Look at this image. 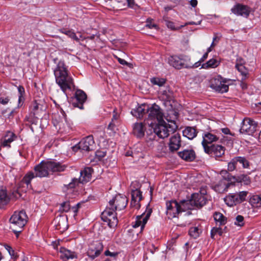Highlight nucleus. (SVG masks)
I'll return each mask as SVG.
<instances>
[{
	"label": "nucleus",
	"instance_id": "nucleus-1",
	"mask_svg": "<svg viewBox=\"0 0 261 261\" xmlns=\"http://www.w3.org/2000/svg\"><path fill=\"white\" fill-rule=\"evenodd\" d=\"M67 166L59 162L51 160L42 161L34 168V172H28L23 177L22 182L27 186V188H32L31 180L35 177H47L50 172L64 171Z\"/></svg>",
	"mask_w": 261,
	"mask_h": 261
},
{
	"label": "nucleus",
	"instance_id": "nucleus-2",
	"mask_svg": "<svg viewBox=\"0 0 261 261\" xmlns=\"http://www.w3.org/2000/svg\"><path fill=\"white\" fill-rule=\"evenodd\" d=\"M56 82L62 91L65 93L67 90H71L73 80L69 75L67 67L62 61H60L54 70Z\"/></svg>",
	"mask_w": 261,
	"mask_h": 261
},
{
	"label": "nucleus",
	"instance_id": "nucleus-3",
	"mask_svg": "<svg viewBox=\"0 0 261 261\" xmlns=\"http://www.w3.org/2000/svg\"><path fill=\"white\" fill-rule=\"evenodd\" d=\"M167 120L168 122L163 120L154 125L155 132L156 136L161 139L167 138L177 128V125L175 120H169L168 119H167Z\"/></svg>",
	"mask_w": 261,
	"mask_h": 261
},
{
	"label": "nucleus",
	"instance_id": "nucleus-4",
	"mask_svg": "<svg viewBox=\"0 0 261 261\" xmlns=\"http://www.w3.org/2000/svg\"><path fill=\"white\" fill-rule=\"evenodd\" d=\"M28 217L23 211L15 212L10 219L11 228L15 233H19L27 222Z\"/></svg>",
	"mask_w": 261,
	"mask_h": 261
},
{
	"label": "nucleus",
	"instance_id": "nucleus-5",
	"mask_svg": "<svg viewBox=\"0 0 261 261\" xmlns=\"http://www.w3.org/2000/svg\"><path fill=\"white\" fill-rule=\"evenodd\" d=\"M101 218L103 221L107 223L110 228L115 227L118 222L116 211L109 205H107L101 213Z\"/></svg>",
	"mask_w": 261,
	"mask_h": 261
},
{
	"label": "nucleus",
	"instance_id": "nucleus-6",
	"mask_svg": "<svg viewBox=\"0 0 261 261\" xmlns=\"http://www.w3.org/2000/svg\"><path fill=\"white\" fill-rule=\"evenodd\" d=\"M226 79H224L221 76L217 75L212 78L210 81V87L216 92L225 93L228 90V85H226Z\"/></svg>",
	"mask_w": 261,
	"mask_h": 261
},
{
	"label": "nucleus",
	"instance_id": "nucleus-7",
	"mask_svg": "<svg viewBox=\"0 0 261 261\" xmlns=\"http://www.w3.org/2000/svg\"><path fill=\"white\" fill-rule=\"evenodd\" d=\"M139 186V183L135 181L132 182L130 187L132 196L130 205L136 208L140 207L139 202L142 199V192L138 189Z\"/></svg>",
	"mask_w": 261,
	"mask_h": 261
},
{
	"label": "nucleus",
	"instance_id": "nucleus-8",
	"mask_svg": "<svg viewBox=\"0 0 261 261\" xmlns=\"http://www.w3.org/2000/svg\"><path fill=\"white\" fill-rule=\"evenodd\" d=\"M247 194L248 192L246 191L231 193L226 196L224 198V200L228 206H233L244 201L246 199Z\"/></svg>",
	"mask_w": 261,
	"mask_h": 261
},
{
	"label": "nucleus",
	"instance_id": "nucleus-9",
	"mask_svg": "<svg viewBox=\"0 0 261 261\" xmlns=\"http://www.w3.org/2000/svg\"><path fill=\"white\" fill-rule=\"evenodd\" d=\"M93 172V169L91 167H86L83 170L81 171V176L79 179L73 178L72 181L68 184L69 188H73L79 182L84 184L89 182L92 176V173Z\"/></svg>",
	"mask_w": 261,
	"mask_h": 261
},
{
	"label": "nucleus",
	"instance_id": "nucleus-10",
	"mask_svg": "<svg viewBox=\"0 0 261 261\" xmlns=\"http://www.w3.org/2000/svg\"><path fill=\"white\" fill-rule=\"evenodd\" d=\"M103 250V245L100 241H93L89 245L87 255L91 259L100 255Z\"/></svg>",
	"mask_w": 261,
	"mask_h": 261
},
{
	"label": "nucleus",
	"instance_id": "nucleus-11",
	"mask_svg": "<svg viewBox=\"0 0 261 261\" xmlns=\"http://www.w3.org/2000/svg\"><path fill=\"white\" fill-rule=\"evenodd\" d=\"M127 202V198L125 195L118 194L110 200L109 205L113 207L115 211H121L125 208Z\"/></svg>",
	"mask_w": 261,
	"mask_h": 261
},
{
	"label": "nucleus",
	"instance_id": "nucleus-12",
	"mask_svg": "<svg viewBox=\"0 0 261 261\" xmlns=\"http://www.w3.org/2000/svg\"><path fill=\"white\" fill-rule=\"evenodd\" d=\"M95 145L92 136H88L83 139L77 144L73 147L74 150L77 149L82 151H89L94 149Z\"/></svg>",
	"mask_w": 261,
	"mask_h": 261
},
{
	"label": "nucleus",
	"instance_id": "nucleus-13",
	"mask_svg": "<svg viewBox=\"0 0 261 261\" xmlns=\"http://www.w3.org/2000/svg\"><path fill=\"white\" fill-rule=\"evenodd\" d=\"M257 123L249 118H245L242 122V125L240 129L241 133H246L248 135H252L255 131Z\"/></svg>",
	"mask_w": 261,
	"mask_h": 261
},
{
	"label": "nucleus",
	"instance_id": "nucleus-14",
	"mask_svg": "<svg viewBox=\"0 0 261 261\" xmlns=\"http://www.w3.org/2000/svg\"><path fill=\"white\" fill-rule=\"evenodd\" d=\"M151 213L152 209L147 207L144 213L137 216L135 222L133 223V227L137 228L141 226V230H142L149 219Z\"/></svg>",
	"mask_w": 261,
	"mask_h": 261
},
{
	"label": "nucleus",
	"instance_id": "nucleus-15",
	"mask_svg": "<svg viewBox=\"0 0 261 261\" xmlns=\"http://www.w3.org/2000/svg\"><path fill=\"white\" fill-rule=\"evenodd\" d=\"M148 119L158 122L163 120V114L160 107L155 104L148 109Z\"/></svg>",
	"mask_w": 261,
	"mask_h": 261
},
{
	"label": "nucleus",
	"instance_id": "nucleus-16",
	"mask_svg": "<svg viewBox=\"0 0 261 261\" xmlns=\"http://www.w3.org/2000/svg\"><path fill=\"white\" fill-rule=\"evenodd\" d=\"M180 206L176 200L166 202L167 215L169 218H175L180 213Z\"/></svg>",
	"mask_w": 261,
	"mask_h": 261
},
{
	"label": "nucleus",
	"instance_id": "nucleus-17",
	"mask_svg": "<svg viewBox=\"0 0 261 261\" xmlns=\"http://www.w3.org/2000/svg\"><path fill=\"white\" fill-rule=\"evenodd\" d=\"M204 151L217 159L224 154L225 148L220 145H212L210 147H205Z\"/></svg>",
	"mask_w": 261,
	"mask_h": 261
},
{
	"label": "nucleus",
	"instance_id": "nucleus-18",
	"mask_svg": "<svg viewBox=\"0 0 261 261\" xmlns=\"http://www.w3.org/2000/svg\"><path fill=\"white\" fill-rule=\"evenodd\" d=\"M181 137L177 133L172 135L168 143L169 149L171 152L178 150L181 146Z\"/></svg>",
	"mask_w": 261,
	"mask_h": 261
},
{
	"label": "nucleus",
	"instance_id": "nucleus-19",
	"mask_svg": "<svg viewBox=\"0 0 261 261\" xmlns=\"http://www.w3.org/2000/svg\"><path fill=\"white\" fill-rule=\"evenodd\" d=\"M86 99V94L81 90H77L75 93V101L73 102V105L80 109H83V103Z\"/></svg>",
	"mask_w": 261,
	"mask_h": 261
},
{
	"label": "nucleus",
	"instance_id": "nucleus-20",
	"mask_svg": "<svg viewBox=\"0 0 261 261\" xmlns=\"http://www.w3.org/2000/svg\"><path fill=\"white\" fill-rule=\"evenodd\" d=\"M169 63L176 69H181V68H189L190 66L185 64L184 60L177 56H171L169 58Z\"/></svg>",
	"mask_w": 261,
	"mask_h": 261
},
{
	"label": "nucleus",
	"instance_id": "nucleus-21",
	"mask_svg": "<svg viewBox=\"0 0 261 261\" xmlns=\"http://www.w3.org/2000/svg\"><path fill=\"white\" fill-rule=\"evenodd\" d=\"M191 199L194 206H196L197 207L203 206L206 204L207 201L205 196L202 195L201 193H194L192 194Z\"/></svg>",
	"mask_w": 261,
	"mask_h": 261
},
{
	"label": "nucleus",
	"instance_id": "nucleus-22",
	"mask_svg": "<svg viewBox=\"0 0 261 261\" xmlns=\"http://www.w3.org/2000/svg\"><path fill=\"white\" fill-rule=\"evenodd\" d=\"M178 156L187 162H192L196 158L195 151L192 149H184L178 152Z\"/></svg>",
	"mask_w": 261,
	"mask_h": 261
},
{
	"label": "nucleus",
	"instance_id": "nucleus-23",
	"mask_svg": "<svg viewBox=\"0 0 261 261\" xmlns=\"http://www.w3.org/2000/svg\"><path fill=\"white\" fill-rule=\"evenodd\" d=\"M251 11V9L247 6L238 4L233 9L234 13L245 17H247Z\"/></svg>",
	"mask_w": 261,
	"mask_h": 261
},
{
	"label": "nucleus",
	"instance_id": "nucleus-24",
	"mask_svg": "<svg viewBox=\"0 0 261 261\" xmlns=\"http://www.w3.org/2000/svg\"><path fill=\"white\" fill-rule=\"evenodd\" d=\"M145 130L144 124L142 122H136L133 127V134L138 138H141L144 136Z\"/></svg>",
	"mask_w": 261,
	"mask_h": 261
},
{
	"label": "nucleus",
	"instance_id": "nucleus-25",
	"mask_svg": "<svg viewBox=\"0 0 261 261\" xmlns=\"http://www.w3.org/2000/svg\"><path fill=\"white\" fill-rule=\"evenodd\" d=\"M149 106L146 104H142L138 106L135 109H133L131 111L132 114L138 118H141L143 117L148 112Z\"/></svg>",
	"mask_w": 261,
	"mask_h": 261
},
{
	"label": "nucleus",
	"instance_id": "nucleus-26",
	"mask_svg": "<svg viewBox=\"0 0 261 261\" xmlns=\"http://www.w3.org/2000/svg\"><path fill=\"white\" fill-rule=\"evenodd\" d=\"M60 257L65 261L69 259L76 258L77 257L76 253L68 250L64 247H60Z\"/></svg>",
	"mask_w": 261,
	"mask_h": 261
},
{
	"label": "nucleus",
	"instance_id": "nucleus-27",
	"mask_svg": "<svg viewBox=\"0 0 261 261\" xmlns=\"http://www.w3.org/2000/svg\"><path fill=\"white\" fill-rule=\"evenodd\" d=\"M203 141L202 142V144L204 150H205V147H210L207 145L208 144H211L214 142L217 141L219 138L211 133H206L204 134L202 136Z\"/></svg>",
	"mask_w": 261,
	"mask_h": 261
},
{
	"label": "nucleus",
	"instance_id": "nucleus-28",
	"mask_svg": "<svg viewBox=\"0 0 261 261\" xmlns=\"http://www.w3.org/2000/svg\"><path fill=\"white\" fill-rule=\"evenodd\" d=\"M148 130H146V141H152L155 139L156 134L155 132V126L154 124L151 122L149 124V126Z\"/></svg>",
	"mask_w": 261,
	"mask_h": 261
},
{
	"label": "nucleus",
	"instance_id": "nucleus-29",
	"mask_svg": "<svg viewBox=\"0 0 261 261\" xmlns=\"http://www.w3.org/2000/svg\"><path fill=\"white\" fill-rule=\"evenodd\" d=\"M184 136L190 140L194 139L197 134V131L194 127L187 126L183 130Z\"/></svg>",
	"mask_w": 261,
	"mask_h": 261
},
{
	"label": "nucleus",
	"instance_id": "nucleus-30",
	"mask_svg": "<svg viewBox=\"0 0 261 261\" xmlns=\"http://www.w3.org/2000/svg\"><path fill=\"white\" fill-rule=\"evenodd\" d=\"M179 206H180V213L182 212L186 211L188 210L194 209V206L192 199L189 200H181L179 203Z\"/></svg>",
	"mask_w": 261,
	"mask_h": 261
},
{
	"label": "nucleus",
	"instance_id": "nucleus-31",
	"mask_svg": "<svg viewBox=\"0 0 261 261\" xmlns=\"http://www.w3.org/2000/svg\"><path fill=\"white\" fill-rule=\"evenodd\" d=\"M16 138V135L11 132H8L5 136L4 140L2 142L3 147H10V143L14 141Z\"/></svg>",
	"mask_w": 261,
	"mask_h": 261
},
{
	"label": "nucleus",
	"instance_id": "nucleus-32",
	"mask_svg": "<svg viewBox=\"0 0 261 261\" xmlns=\"http://www.w3.org/2000/svg\"><path fill=\"white\" fill-rule=\"evenodd\" d=\"M220 64V61L216 59H211L207 61L206 63H203L201 68L204 69L215 68L218 67Z\"/></svg>",
	"mask_w": 261,
	"mask_h": 261
},
{
	"label": "nucleus",
	"instance_id": "nucleus-33",
	"mask_svg": "<svg viewBox=\"0 0 261 261\" xmlns=\"http://www.w3.org/2000/svg\"><path fill=\"white\" fill-rule=\"evenodd\" d=\"M43 107L38 103L37 101H35L33 102L31 106V113H33V115L37 117L36 115H38L40 112L43 111Z\"/></svg>",
	"mask_w": 261,
	"mask_h": 261
},
{
	"label": "nucleus",
	"instance_id": "nucleus-34",
	"mask_svg": "<svg viewBox=\"0 0 261 261\" xmlns=\"http://www.w3.org/2000/svg\"><path fill=\"white\" fill-rule=\"evenodd\" d=\"M250 203L253 207H260L261 194L253 195L250 199Z\"/></svg>",
	"mask_w": 261,
	"mask_h": 261
},
{
	"label": "nucleus",
	"instance_id": "nucleus-35",
	"mask_svg": "<svg viewBox=\"0 0 261 261\" xmlns=\"http://www.w3.org/2000/svg\"><path fill=\"white\" fill-rule=\"evenodd\" d=\"M238 163L242 165L243 169H250V163L245 156H237Z\"/></svg>",
	"mask_w": 261,
	"mask_h": 261
},
{
	"label": "nucleus",
	"instance_id": "nucleus-36",
	"mask_svg": "<svg viewBox=\"0 0 261 261\" xmlns=\"http://www.w3.org/2000/svg\"><path fill=\"white\" fill-rule=\"evenodd\" d=\"M214 218L215 221L217 223H219V224L221 225H224L227 222L226 218L219 212H216L214 214Z\"/></svg>",
	"mask_w": 261,
	"mask_h": 261
},
{
	"label": "nucleus",
	"instance_id": "nucleus-37",
	"mask_svg": "<svg viewBox=\"0 0 261 261\" xmlns=\"http://www.w3.org/2000/svg\"><path fill=\"white\" fill-rule=\"evenodd\" d=\"M236 68L240 72L242 75V80L244 81L247 77L248 71L247 69L242 64H237Z\"/></svg>",
	"mask_w": 261,
	"mask_h": 261
},
{
	"label": "nucleus",
	"instance_id": "nucleus-38",
	"mask_svg": "<svg viewBox=\"0 0 261 261\" xmlns=\"http://www.w3.org/2000/svg\"><path fill=\"white\" fill-rule=\"evenodd\" d=\"M150 81L151 84L153 85H156L159 87H162L165 84L166 80L164 78L153 77L150 79Z\"/></svg>",
	"mask_w": 261,
	"mask_h": 261
},
{
	"label": "nucleus",
	"instance_id": "nucleus-39",
	"mask_svg": "<svg viewBox=\"0 0 261 261\" xmlns=\"http://www.w3.org/2000/svg\"><path fill=\"white\" fill-rule=\"evenodd\" d=\"M229 185V183L226 182L225 180H222L215 187L216 190L218 191L219 192L226 191Z\"/></svg>",
	"mask_w": 261,
	"mask_h": 261
},
{
	"label": "nucleus",
	"instance_id": "nucleus-40",
	"mask_svg": "<svg viewBox=\"0 0 261 261\" xmlns=\"http://www.w3.org/2000/svg\"><path fill=\"white\" fill-rule=\"evenodd\" d=\"M59 31L62 33L67 35L69 37L76 41H79L80 40V39L76 36L75 33L71 30H67L65 29H61Z\"/></svg>",
	"mask_w": 261,
	"mask_h": 261
},
{
	"label": "nucleus",
	"instance_id": "nucleus-41",
	"mask_svg": "<svg viewBox=\"0 0 261 261\" xmlns=\"http://www.w3.org/2000/svg\"><path fill=\"white\" fill-rule=\"evenodd\" d=\"M201 232V229H199L198 227H191L189 231V235L194 239H196L199 237Z\"/></svg>",
	"mask_w": 261,
	"mask_h": 261
},
{
	"label": "nucleus",
	"instance_id": "nucleus-42",
	"mask_svg": "<svg viewBox=\"0 0 261 261\" xmlns=\"http://www.w3.org/2000/svg\"><path fill=\"white\" fill-rule=\"evenodd\" d=\"M238 165L239 164L238 163L237 156L234 157L228 163L227 170L230 172L233 171L236 169Z\"/></svg>",
	"mask_w": 261,
	"mask_h": 261
},
{
	"label": "nucleus",
	"instance_id": "nucleus-43",
	"mask_svg": "<svg viewBox=\"0 0 261 261\" xmlns=\"http://www.w3.org/2000/svg\"><path fill=\"white\" fill-rule=\"evenodd\" d=\"M9 200L7 193L5 190L0 191V204L5 205Z\"/></svg>",
	"mask_w": 261,
	"mask_h": 261
},
{
	"label": "nucleus",
	"instance_id": "nucleus-44",
	"mask_svg": "<svg viewBox=\"0 0 261 261\" xmlns=\"http://www.w3.org/2000/svg\"><path fill=\"white\" fill-rule=\"evenodd\" d=\"M58 221V224L57 225V229H64L66 226V220L65 218L60 217L57 218L55 219V222Z\"/></svg>",
	"mask_w": 261,
	"mask_h": 261
},
{
	"label": "nucleus",
	"instance_id": "nucleus-45",
	"mask_svg": "<svg viewBox=\"0 0 261 261\" xmlns=\"http://www.w3.org/2000/svg\"><path fill=\"white\" fill-rule=\"evenodd\" d=\"M162 95L168 100H171L173 97V92L170 90L169 87L166 88V90L162 92Z\"/></svg>",
	"mask_w": 261,
	"mask_h": 261
},
{
	"label": "nucleus",
	"instance_id": "nucleus-46",
	"mask_svg": "<svg viewBox=\"0 0 261 261\" xmlns=\"http://www.w3.org/2000/svg\"><path fill=\"white\" fill-rule=\"evenodd\" d=\"M18 102L20 103L21 102H23L24 100V94L25 93L24 89V88L21 86H19L18 87Z\"/></svg>",
	"mask_w": 261,
	"mask_h": 261
},
{
	"label": "nucleus",
	"instance_id": "nucleus-47",
	"mask_svg": "<svg viewBox=\"0 0 261 261\" xmlns=\"http://www.w3.org/2000/svg\"><path fill=\"white\" fill-rule=\"evenodd\" d=\"M216 234H218L219 236H222L223 234V230L220 227H214L211 232V238L212 239L214 238V236Z\"/></svg>",
	"mask_w": 261,
	"mask_h": 261
},
{
	"label": "nucleus",
	"instance_id": "nucleus-48",
	"mask_svg": "<svg viewBox=\"0 0 261 261\" xmlns=\"http://www.w3.org/2000/svg\"><path fill=\"white\" fill-rule=\"evenodd\" d=\"M234 223L236 225L243 226L244 224V217L241 215H238L236 218Z\"/></svg>",
	"mask_w": 261,
	"mask_h": 261
},
{
	"label": "nucleus",
	"instance_id": "nucleus-49",
	"mask_svg": "<svg viewBox=\"0 0 261 261\" xmlns=\"http://www.w3.org/2000/svg\"><path fill=\"white\" fill-rule=\"evenodd\" d=\"M61 210L65 212L70 211L71 207L69 202H64L61 204Z\"/></svg>",
	"mask_w": 261,
	"mask_h": 261
},
{
	"label": "nucleus",
	"instance_id": "nucleus-50",
	"mask_svg": "<svg viewBox=\"0 0 261 261\" xmlns=\"http://www.w3.org/2000/svg\"><path fill=\"white\" fill-rule=\"evenodd\" d=\"M145 27L149 29H155L156 30L158 29L157 25L154 23H152L151 21L149 19H147Z\"/></svg>",
	"mask_w": 261,
	"mask_h": 261
},
{
	"label": "nucleus",
	"instance_id": "nucleus-51",
	"mask_svg": "<svg viewBox=\"0 0 261 261\" xmlns=\"http://www.w3.org/2000/svg\"><path fill=\"white\" fill-rule=\"evenodd\" d=\"M120 3H122L123 6L132 7L134 5V0H118Z\"/></svg>",
	"mask_w": 261,
	"mask_h": 261
},
{
	"label": "nucleus",
	"instance_id": "nucleus-52",
	"mask_svg": "<svg viewBox=\"0 0 261 261\" xmlns=\"http://www.w3.org/2000/svg\"><path fill=\"white\" fill-rule=\"evenodd\" d=\"M165 24L167 25V27L173 30H176L177 29L175 28L174 24L173 22L169 21V20H165ZM179 28L178 29H179Z\"/></svg>",
	"mask_w": 261,
	"mask_h": 261
},
{
	"label": "nucleus",
	"instance_id": "nucleus-53",
	"mask_svg": "<svg viewBox=\"0 0 261 261\" xmlns=\"http://www.w3.org/2000/svg\"><path fill=\"white\" fill-rule=\"evenodd\" d=\"M8 97H1L0 98V102L3 105H6L9 101Z\"/></svg>",
	"mask_w": 261,
	"mask_h": 261
},
{
	"label": "nucleus",
	"instance_id": "nucleus-54",
	"mask_svg": "<svg viewBox=\"0 0 261 261\" xmlns=\"http://www.w3.org/2000/svg\"><path fill=\"white\" fill-rule=\"evenodd\" d=\"M118 253L116 252H111L109 250H107L105 252V255L106 256H110L112 257H115L117 255Z\"/></svg>",
	"mask_w": 261,
	"mask_h": 261
},
{
	"label": "nucleus",
	"instance_id": "nucleus-55",
	"mask_svg": "<svg viewBox=\"0 0 261 261\" xmlns=\"http://www.w3.org/2000/svg\"><path fill=\"white\" fill-rule=\"evenodd\" d=\"M201 23V21H199L198 22H194V21H189V22H186L185 25H181L179 28H181L184 26H186L187 25H199Z\"/></svg>",
	"mask_w": 261,
	"mask_h": 261
},
{
	"label": "nucleus",
	"instance_id": "nucleus-56",
	"mask_svg": "<svg viewBox=\"0 0 261 261\" xmlns=\"http://www.w3.org/2000/svg\"><path fill=\"white\" fill-rule=\"evenodd\" d=\"M116 58H117L118 62L121 64V65H126L128 64L127 62L124 59H122L121 58H118L117 57H116Z\"/></svg>",
	"mask_w": 261,
	"mask_h": 261
},
{
	"label": "nucleus",
	"instance_id": "nucleus-57",
	"mask_svg": "<svg viewBox=\"0 0 261 261\" xmlns=\"http://www.w3.org/2000/svg\"><path fill=\"white\" fill-rule=\"evenodd\" d=\"M78 211L79 209H77V207H75V206L71 207L70 211L72 212V213H73L74 217L76 216Z\"/></svg>",
	"mask_w": 261,
	"mask_h": 261
},
{
	"label": "nucleus",
	"instance_id": "nucleus-58",
	"mask_svg": "<svg viewBox=\"0 0 261 261\" xmlns=\"http://www.w3.org/2000/svg\"><path fill=\"white\" fill-rule=\"evenodd\" d=\"M118 118H119V115L116 112L115 110H114L113 115V117L112 118V120L115 121L118 119Z\"/></svg>",
	"mask_w": 261,
	"mask_h": 261
},
{
	"label": "nucleus",
	"instance_id": "nucleus-59",
	"mask_svg": "<svg viewBox=\"0 0 261 261\" xmlns=\"http://www.w3.org/2000/svg\"><path fill=\"white\" fill-rule=\"evenodd\" d=\"M115 126V123L114 121L111 120V122L109 123L108 125V129L110 130H113Z\"/></svg>",
	"mask_w": 261,
	"mask_h": 261
},
{
	"label": "nucleus",
	"instance_id": "nucleus-60",
	"mask_svg": "<svg viewBox=\"0 0 261 261\" xmlns=\"http://www.w3.org/2000/svg\"><path fill=\"white\" fill-rule=\"evenodd\" d=\"M5 248L8 251V252H9V254L10 255H12L13 252H14V251L13 250L12 248H11V247H10V246L8 245H5Z\"/></svg>",
	"mask_w": 261,
	"mask_h": 261
},
{
	"label": "nucleus",
	"instance_id": "nucleus-61",
	"mask_svg": "<svg viewBox=\"0 0 261 261\" xmlns=\"http://www.w3.org/2000/svg\"><path fill=\"white\" fill-rule=\"evenodd\" d=\"M222 132L223 133H224V134H226V135H227V134H230L231 135H232L231 134V133H230V131L229 130V128H222Z\"/></svg>",
	"mask_w": 261,
	"mask_h": 261
},
{
	"label": "nucleus",
	"instance_id": "nucleus-62",
	"mask_svg": "<svg viewBox=\"0 0 261 261\" xmlns=\"http://www.w3.org/2000/svg\"><path fill=\"white\" fill-rule=\"evenodd\" d=\"M207 57L208 54L207 53H205L199 60L200 62H203L207 58Z\"/></svg>",
	"mask_w": 261,
	"mask_h": 261
},
{
	"label": "nucleus",
	"instance_id": "nucleus-63",
	"mask_svg": "<svg viewBox=\"0 0 261 261\" xmlns=\"http://www.w3.org/2000/svg\"><path fill=\"white\" fill-rule=\"evenodd\" d=\"M156 250H158V248L157 247H155L154 246V245L152 244L151 245V248H149V250H150V252L152 253V254H153L154 251Z\"/></svg>",
	"mask_w": 261,
	"mask_h": 261
},
{
	"label": "nucleus",
	"instance_id": "nucleus-64",
	"mask_svg": "<svg viewBox=\"0 0 261 261\" xmlns=\"http://www.w3.org/2000/svg\"><path fill=\"white\" fill-rule=\"evenodd\" d=\"M190 5L193 7H195L197 5V0H191Z\"/></svg>",
	"mask_w": 261,
	"mask_h": 261
}]
</instances>
